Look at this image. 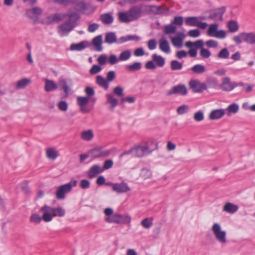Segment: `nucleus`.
Segmentation results:
<instances>
[{"label": "nucleus", "mask_w": 255, "mask_h": 255, "mask_svg": "<svg viewBox=\"0 0 255 255\" xmlns=\"http://www.w3.org/2000/svg\"><path fill=\"white\" fill-rule=\"evenodd\" d=\"M92 42L97 51H100L102 50V47L101 46L102 43V36L101 35L95 37L93 39Z\"/></svg>", "instance_id": "nucleus-31"}, {"label": "nucleus", "mask_w": 255, "mask_h": 255, "mask_svg": "<svg viewBox=\"0 0 255 255\" xmlns=\"http://www.w3.org/2000/svg\"><path fill=\"white\" fill-rule=\"evenodd\" d=\"M45 85L44 90L46 92H49L57 89L58 85L53 80L48 79H45Z\"/></svg>", "instance_id": "nucleus-18"}, {"label": "nucleus", "mask_w": 255, "mask_h": 255, "mask_svg": "<svg viewBox=\"0 0 255 255\" xmlns=\"http://www.w3.org/2000/svg\"><path fill=\"white\" fill-rule=\"evenodd\" d=\"M156 47V41L155 39H152L148 42V48L150 50H153Z\"/></svg>", "instance_id": "nucleus-62"}, {"label": "nucleus", "mask_w": 255, "mask_h": 255, "mask_svg": "<svg viewBox=\"0 0 255 255\" xmlns=\"http://www.w3.org/2000/svg\"><path fill=\"white\" fill-rule=\"evenodd\" d=\"M85 91L88 96L87 97H89V98L95 94L94 89L91 87H86Z\"/></svg>", "instance_id": "nucleus-60"}, {"label": "nucleus", "mask_w": 255, "mask_h": 255, "mask_svg": "<svg viewBox=\"0 0 255 255\" xmlns=\"http://www.w3.org/2000/svg\"><path fill=\"white\" fill-rule=\"evenodd\" d=\"M193 118L196 122H201L203 120L204 116L203 111H199L196 112L194 115Z\"/></svg>", "instance_id": "nucleus-48"}, {"label": "nucleus", "mask_w": 255, "mask_h": 255, "mask_svg": "<svg viewBox=\"0 0 255 255\" xmlns=\"http://www.w3.org/2000/svg\"><path fill=\"white\" fill-rule=\"evenodd\" d=\"M233 41L237 45L244 42L248 44H255V32H240L238 35L233 37Z\"/></svg>", "instance_id": "nucleus-5"}, {"label": "nucleus", "mask_w": 255, "mask_h": 255, "mask_svg": "<svg viewBox=\"0 0 255 255\" xmlns=\"http://www.w3.org/2000/svg\"><path fill=\"white\" fill-rule=\"evenodd\" d=\"M239 105L236 103H233L229 105L226 109H224V114L226 112L229 116H230L232 114H236L239 111Z\"/></svg>", "instance_id": "nucleus-27"}, {"label": "nucleus", "mask_w": 255, "mask_h": 255, "mask_svg": "<svg viewBox=\"0 0 255 255\" xmlns=\"http://www.w3.org/2000/svg\"><path fill=\"white\" fill-rule=\"evenodd\" d=\"M99 27V25L97 23H94L89 25L88 27V31L90 32H94L97 30Z\"/></svg>", "instance_id": "nucleus-59"}, {"label": "nucleus", "mask_w": 255, "mask_h": 255, "mask_svg": "<svg viewBox=\"0 0 255 255\" xmlns=\"http://www.w3.org/2000/svg\"><path fill=\"white\" fill-rule=\"evenodd\" d=\"M143 5H135L130 7L126 12H120L118 13L119 20L124 23H128L138 19L142 15Z\"/></svg>", "instance_id": "nucleus-1"}, {"label": "nucleus", "mask_w": 255, "mask_h": 255, "mask_svg": "<svg viewBox=\"0 0 255 255\" xmlns=\"http://www.w3.org/2000/svg\"><path fill=\"white\" fill-rule=\"evenodd\" d=\"M89 99V98L87 97H78L77 99V103L79 106H86Z\"/></svg>", "instance_id": "nucleus-46"}, {"label": "nucleus", "mask_w": 255, "mask_h": 255, "mask_svg": "<svg viewBox=\"0 0 255 255\" xmlns=\"http://www.w3.org/2000/svg\"><path fill=\"white\" fill-rule=\"evenodd\" d=\"M113 92L116 95L120 97L124 95V89L119 86L116 87L113 90Z\"/></svg>", "instance_id": "nucleus-53"}, {"label": "nucleus", "mask_w": 255, "mask_h": 255, "mask_svg": "<svg viewBox=\"0 0 255 255\" xmlns=\"http://www.w3.org/2000/svg\"><path fill=\"white\" fill-rule=\"evenodd\" d=\"M145 9L148 14H159V7L155 5H146Z\"/></svg>", "instance_id": "nucleus-35"}, {"label": "nucleus", "mask_w": 255, "mask_h": 255, "mask_svg": "<svg viewBox=\"0 0 255 255\" xmlns=\"http://www.w3.org/2000/svg\"><path fill=\"white\" fill-rule=\"evenodd\" d=\"M152 151L147 145H139L134 147L131 148L129 150L124 151L120 155V158H122L124 156L131 154L133 156L141 157L145 156Z\"/></svg>", "instance_id": "nucleus-4"}, {"label": "nucleus", "mask_w": 255, "mask_h": 255, "mask_svg": "<svg viewBox=\"0 0 255 255\" xmlns=\"http://www.w3.org/2000/svg\"><path fill=\"white\" fill-rule=\"evenodd\" d=\"M190 88L193 89L194 92L200 93L205 89L204 84H201L200 82L196 80H192L189 83Z\"/></svg>", "instance_id": "nucleus-16"}, {"label": "nucleus", "mask_w": 255, "mask_h": 255, "mask_svg": "<svg viewBox=\"0 0 255 255\" xmlns=\"http://www.w3.org/2000/svg\"><path fill=\"white\" fill-rule=\"evenodd\" d=\"M187 94V90L186 86L183 84L177 85L174 86L171 90L167 92V94L169 96L173 94H180L185 95Z\"/></svg>", "instance_id": "nucleus-9"}, {"label": "nucleus", "mask_w": 255, "mask_h": 255, "mask_svg": "<svg viewBox=\"0 0 255 255\" xmlns=\"http://www.w3.org/2000/svg\"><path fill=\"white\" fill-rule=\"evenodd\" d=\"M90 157L93 158H98L102 156H107L108 154L107 152L102 151L101 148H94L89 151Z\"/></svg>", "instance_id": "nucleus-17"}, {"label": "nucleus", "mask_w": 255, "mask_h": 255, "mask_svg": "<svg viewBox=\"0 0 255 255\" xmlns=\"http://www.w3.org/2000/svg\"><path fill=\"white\" fill-rule=\"evenodd\" d=\"M96 83L101 87L104 88L106 90L108 89L109 88V85L108 81L101 75L97 76Z\"/></svg>", "instance_id": "nucleus-34"}, {"label": "nucleus", "mask_w": 255, "mask_h": 255, "mask_svg": "<svg viewBox=\"0 0 255 255\" xmlns=\"http://www.w3.org/2000/svg\"><path fill=\"white\" fill-rule=\"evenodd\" d=\"M212 231L216 239L220 242H223V231H221L220 225L215 223L212 228Z\"/></svg>", "instance_id": "nucleus-12"}, {"label": "nucleus", "mask_w": 255, "mask_h": 255, "mask_svg": "<svg viewBox=\"0 0 255 255\" xmlns=\"http://www.w3.org/2000/svg\"><path fill=\"white\" fill-rule=\"evenodd\" d=\"M43 12V10L39 7H34L30 10L26 11V14L31 19L34 17L37 18L40 16Z\"/></svg>", "instance_id": "nucleus-15"}, {"label": "nucleus", "mask_w": 255, "mask_h": 255, "mask_svg": "<svg viewBox=\"0 0 255 255\" xmlns=\"http://www.w3.org/2000/svg\"><path fill=\"white\" fill-rule=\"evenodd\" d=\"M94 137V133L92 129L83 131L81 133V138L85 141H90Z\"/></svg>", "instance_id": "nucleus-29"}, {"label": "nucleus", "mask_w": 255, "mask_h": 255, "mask_svg": "<svg viewBox=\"0 0 255 255\" xmlns=\"http://www.w3.org/2000/svg\"><path fill=\"white\" fill-rule=\"evenodd\" d=\"M159 48L160 49L165 52L169 53L170 51L169 44L167 40L164 38H161L159 40Z\"/></svg>", "instance_id": "nucleus-23"}, {"label": "nucleus", "mask_w": 255, "mask_h": 255, "mask_svg": "<svg viewBox=\"0 0 255 255\" xmlns=\"http://www.w3.org/2000/svg\"><path fill=\"white\" fill-rule=\"evenodd\" d=\"M152 218H146L141 222V226L145 229H149L153 224Z\"/></svg>", "instance_id": "nucleus-44"}, {"label": "nucleus", "mask_w": 255, "mask_h": 255, "mask_svg": "<svg viewBox=\"0 0 255 255\" xmlns=\"http://www.w3.org/2000/svg\"><path fill=\"white\" fill-rule=\"evenodd\" d=\"M234 88V82H232L229 77H224V91H231Z\"/></svg>", "instance_id": "nucleus-33"}, {"label": "nucleus", "mask_w": 255, "mask_h": 255, "mask_svg": "<svg viewBox=\"0 0 255 255\" xmlns=\"http://www.w3.org/2000/svg\"><path fill=\"white\" fill-rule=\"evenodd\" d=\"M152 60L159 67H163L165 64V59L160 55L154 54L152 55Z\"/></svg>", "instance_id": "nucleus-37"}, {"label": "nucleus", "mask_w": 255, "mask_h": 255, "mask_svg": "<svg viewBox=\"0 0 255 255\" xmlns=\"http://www.w3.org/2000/svg\"><path fill=\"white\" fill-rule=\"evenodd\" d=\"M223 116V110H215L213 111L209 115L210 119L212 120H217Z\"/></svg>", "instance_id": "nucleus-32"}, {"label": "nucleus", "mask_w": 255, "mask_h": 255, "mask_svg": "<svg viewBox=\"0 0 255 255\" xmlns=\"http://www.w3.org/2000/svg\"><path fill=\"white\" fill-rule=\"evenodd\" d=\"M73 0H55L54 3L64 6H67L70 4V3H74Z\"/></svg>", "instance_id": "nucleus-56"}, {"label": "nucleus", "mask_w": 255, "mask_h": 255, "mask_svg": "<svg viewBox=\"0 0 255 255\" xmlns=\"http://www.w3.org/2000/svg\"><path fill=\"white\" fill-rule=\"evenodd\" d=\"M198 19L197 17H188L186 18V24L190 26H197L198 23Z\"/></svg>", "instance_id": "nucleus-43"}, {"label": "nucleus", "mask_w": 255, "mask_h": 255, "mask_svg": "<svg viewBox=\"0 0 255 255\" xmlns=\"http://www.w3.org/2000/svg\"><path fill=\"white\" fill-rule=\"evenodd\" d=\"M105 221L109 223L125 224L130 222V218L128 216L116 214L111 216V217H107L105 219Z\"/></svg>", "instance_id": "nucleus-6"}, {"label": "nucleus", "mask_w": 255, "mask_h": 255, "mask_svg": "<svg viewBox=\"0 0 255 255\" xmlns=\"http://www.w3.org/2000/svg\"><path fill=\"white\" fill-rule=\"evenodd\" d=\"M131 55V53L130 50L128 49L123 51L121 53L119 56V59L120 61H126L129 59Z\"/></svg>", "instance_id": "nucleus-39"}, {"label": "nucleus", "mask_w": 255, "mask_h": 255, "mask_svg": "<svg viewBox=\"0 0 255 255\" xmlns=\"http://www.w3.org/2000/svg\"><path fill=\"white\" fill-rule=\"evenodd\" d=\"M86 46L84 42H81L76 44H72L70 46L72 50L81 51L86 48Z\"/></svg>", "instance_id": "nucleus-42"}, {"label": "nucleus", "mask_w": 255, "mask_h": 255, "mask_svg": "<svg viewBox=\"0 0 255 255\" xmlns=\"http://www.w3.org/2000/svg\"><path fill=\"white\" fill-rule=\"evenodd\" d=\"M105 42L108 44H112L117 42V36L115 32H109L106 34Z\"/></svg>", "instance_id": "nucleus-25"}, {"label": "nucleus", "mask_w": 255, "mask_h": 255, "mask_svg": "<svg viewBox=\"0 0 255 255\" xmlns=\"http://www.w3.org/2000/svg\"><path fill=\"white\" fill-rule=\"evenodd\" d=\"M159 7V14H165L167 15L168 13L169 8L167 7H166L165 4H162L159 6H157Z\"/></svg>", "instance_id": "nucleus-52"}, {"label": "nucleus", "mask_w": 255, "mask_h": 255, "mask_svg": "<svg viewBox=\"0 0 255 255\" xmlns=\"http://www.w3.org/2000/svg\"><path fill=\"white\" fill-rule=\"evenodd\" d=\"M116 78V74L115 71H110L108 72L107 74V80L108 83L109 82L113 81Z\"/></svg>", "instance_id": "nucleus-58"}, {"label": "nucleus", "mask_w": 255, "mask_h": 255, "mask_svg": "<svg viewBox=\"0 0 255 255\" xmlns=\"http://www.w3.org/2000/svg\"><path fill=\"white\" fill-rule=\"evenodd\" d=\"M130 191V188L128 184L124 181L120 183H116L114 188V191L118 194L127 193Z\"/></svg>", "instance_id": "nucleus-11"}, {"label": "nucleus", "mask_w": 255, "mask_h": 255, "mask_svg": "<svg viewBox=\"0 0 255 255\" xmlns=\"http://www.w3.org/2000/svg\"><path fill=\"white\" fill-rule=\"evenodd\" d=\"M74 3H70V4H74L75 5V9L77 11H84L87 8L85 3L83 1H78L77 0H73Z\"/></svg>", "instance_id": "nucleus-36"}, {"label": "nucleus", "mask_w": 255, "mask_h": 255, "mask_svg": "<svg viewBox=\"0 0 255 255\" xmlns=\"http://www.w3.org/2000/svg\"><path fill=\"white\" fill-rule=\"evenodd\" d=\"M100 19L105 24H110L114 21V17L112 14L106 13L100 15Z\"/></svg>", "instance_id": "nucleus-24"}, {"label": "nucleus", "mask_w": 255, "mask_h": 255, "mask_svg": "<svg viewBox=\"0 0 255 255\" xmlns=\"http://www.w3.org/2000/svg\"><path fill=\"white\" fill-rule=\"evenodd\" d=\"M102 68L100 66L94 65L92 67V68L90 70V73L91 75H95L100 72Z\"/></svg>", "instance_id": "nucleus-55"}, {"label": "nucleus", "mask_w": 255, "mask_h": 255, "mask_svg": "<svg viewBox=\"0 0 255 255\" xmlns=\"http://www.w3.org/2000/svg\"><path fill=\"white\" fill-rule=\"evenodd\" d=\"M42 220H43V215L41 217L37 214H32L29 218L30 221L35 224H39Z\"/></svg>", "instance_id": "nucleus-45"}, {"label": "nucleus", "mask_w": 255, "mask_h": 255, "mask_svg": "<svg viewBox=\"0 0 255 255\" xmlns=\"http://www.w3.org/2000/svg\"><path fill=\"white\" fill-rule=\"evenodd\" d=\"M119 61V58H118L115 55H111L109 58V62L111 65H114L117 63Z\"/></svg>", "instance_id": "nucleus-64"}, {"label": "nucleus", "mask_w": 255, "mask_h": 255, "mask_svg": "<svg viewBox=\"0 0 255 255\" xmlns=\"http://www.w3.org/2000/svg\"><path fill=\"white\" fill-rule=\"evenodd\" d=\"M103 170L101 169L100 165L96 164L92 166L88 171V176L92 178L97 174L102 172Z\"/></svg>", "instance_id": "nucleus-20"}, {"label": "nucleus", "mask_w": 255, "mask_h": 255, "mask_svg": "<svg viewBox=\"0 0 255 255\" xmlns=\"http://www.w3.org/2000/svg\"><path fill=\"white\" fill-rule=\"evenodd\" d=\"M58 109L62 112H66L68 110V105L65 101H60L57 104Z\"/></svg>", "instance_id": "nucleus-47"}, {"label": "nucleus", "mask_w": 255, "mask_h": 255, "mask_svg": "<svg viewBox=\"0 0 255 255\" xmlns=\"http://www.w3.org/2000/svg\"><path fill=\"white\" fill-rule=\"evenodd\" d=\"M176 27L171 23L164 27L163 32L165 34H173L176 32Z\"/></svg>", "instance_id": "nucleus-38"}, {"label": "nucleus", "mask_w": 255, "mask_h": 255, "mask_svg": "<svg viewBox=\"0 0 255 255\" xmlns=\"http://www.w3.org/2000/svg\"><path fill=\"white\" fill-rule=\"evenodd\" d=\"M239 209L237 205L228 202L224 205V211L230 214H234Z\"/></svg>", "instance_id": "nucleus-26"}, {"label": "nucleus", "mask_w": 255, "mask_h": 255, "mask_svg": "<svg viewBox=\"0 0 255 255\" xmlns=\"http://www.w3.org/2000/svg\"><path fill=\"white\" fill-rule=\"evenodd\" d=\"M227 26L229 29V31L232 33L237 32L239 28L237 21L234 20H230L228 22Z\"/></svg>", "instance_id": "nucleus-28"}, {"label": "nucleus", "mask_w": 255, "mask_h": 255, "mask_svg": "<svg viewBox=\"0 0 255 255\" xmlns=\"http://www.w3.org/2000/svg\"><path fill=\"white\" fill-rule=\"evenodd\" d=\"M192 72L196 74H201L205 71V67L201 64H196L191 68Z\"/></svg>", "instance_id": "nucleus-40"}, {"label": "nucleus", "mask_w": 255, "mask_h": 255, "mask_svg": "<svg viewBox=\"0 0 255 255\" xmlns=\"http://www.w3.org/2000/svg\"><path fill=\"white\" fill-rule=\"evenodd\" d=\"M72 190V184L66 183L59 186L55 193V195L58 199H64L65 194Z\"/></svg>", "instance_id": "nucleus-7"}, {"label": "nucleus", "mask_w": 255, "mask_h": 255, "mask_svg": "<svg viewBox=\"0 0 255 255\" xmlns=\"http://www.w3.org/2000/svg\"><path fill=\"white\" fill-rule=\"evenodd\" d=\"M141 176L145 179L150 178L152 175L151 171L147 168H143L142 169L141 173Z\"/></svg>", "instance_id": "nucleus-50"}, {"label": "nucleus", "mask_w": 255, "mask_h": 255, "mask_svg": "<svg viewBox=\"0 0 255 255\" xmlns=\"http://www.w3.org/2000/svg\"><path fill=\"white\" fill-rule=\"evenodd\" d=\"M46 155L48 159L51 160H55L59 156L58 151L53 147L47 148Z\"/></svg>", "instance_id": "nucleus-22"}, {"label": "nucleus", "mask_w": 255, "mask_h": 255, "mask_svg": "<svg viewBox=\"0 0 255 255\" xmlns=\"http://www.w3.org/2000/svg\"><path fill=\"white\" fill-rule=\"evenodd\" d=\"M189 107L186 105H183L179 107L177 109V112L179 115H182L188 112Z\"/></svg>", "instance_id": "nucleus-49"}, {"label": "nucleus", "mask_w": 255, "mask_h": 255, "mask_svg": "<svg viewBox=\"0 0 255 255\" xmlns=\"http://www.w3.org/2000/svg\"><path fill=\"white\" fill-rule=\"evenodd\" d=\"M142 63L140 62H135L131 64L127 65L125 69L130 72L139 71L141 69Z\"/></svg>", "instance_id": "nucleus-19"}, {"label": "nucleus", "mask_w": 255, "mask_h": 255, "mask_svg": "<svg viewBox=\"0 0 255 255\" xmlns=\"http://www.w3.org/2000/svg\"><path fill=\"white\" fill-rule=\"evenodd\" d=\"M79 186L82 189H86L90 187V182L87 179H83L81 180Z\"/></svg>", "instance_id": "nucleus-54"}, {"label": "nucleus", "mask_w": 255, "mask_h": 255, "mask_svg": "<svg viewBox=\"0 0 255 255\" xmlns=\"http://www.w3.org/2000/svg\"><path fill=\"white\" fill-rule=\"evenodd\" d=\"M64 16L59 13H56L46 17L42 20V23L49 25L54 22H58L63 19Z\"/></svg>", "instance_id": "nucleus-8"}, {"label": "nucleus", "mask_w": 255, "mask_h": 255, "mask_svg": "<svg viewBox=\"0 0 255 255\" xmlns=\"http://www.w3.org/2000/svg\"><path fill=\"white\" fill-rule=\"evenodd\" d=\"M107 103L110 104L109 109L112 111H114V108L118 105V100L115 98L112 94L106 95Z\"/></svg>", "instance_id": "nucleus-14"}, {"label": "nucleus", "mask_w": 255, "mask_h": 255, "mask_svg": "<svg viewBox=\"0 0 255 255\" xmlns=\"http://www.w3.org/2000/svg\"><path fill=\"white\" fill-rule=\"evenodd\" d=\"M31 80L27 78H23L18 80L16 85L17 89H21L25 88L28 85L31 83Z\"/></svg>", "instance_id": "nucleus-30"}, {"label": "nucleus", "mask_w": 255, "mask_h": 255, "mask_svg": "<svg viewBox=\"0 0 255 255\" xmlns=\"http://www.w3.org/2000/svg\"><path fill=\"white\" fill-rule=\"evenodd\" d=\"M133 54L136 57L142 56L144 55V51L142 47H139L134 50Z\"/></svg>", "instance_id": "nucleus-63"}, {"label": "nucleus", "mask_w": 255, "mask_h": 255, "mask_svg": "<svg viewBox=\"0 0 255 255\" xmlns=\"http://www.w3.org/2000/svg\"><path fill=\"white\" fill-rule=\"evenodd\" d=\"M171 42L174 46L180 48L183 45V40L184 38V34L183 33L179 32L176 36L170 37Z\"/></svg>", "instance_id": "nucleus-13"}, {"label": "nucleus", "mask_w": 255, "mask_h": 255, "mask_svg": "<svg viewBox=\"0 0 255 255\" xmlns=\"http://www.w3.org/2000/svg\"><path fill=\"white\" fill-rule=\"evenodd\" d=\"M40 211L43 212V220L45 222L52 221L53 217H63L65 214V210L61 207L53 208L47 205L42 207Z\"/></svg>", "instance_id": "nucleus-3"}, {"label": "nucleus", "mask_w": 255, "mask_h": 255, "mask_svg": "<svg viewBox=\"0 0 255 255\" xmlns=\"http://www.w3.org/2000/svg\"><path fill=\"white\" fill-rule=\"evenodd\" d=\"M58 83L59 85L61 87V89L64 92V98L67 97V96L69 95V92L70 91L71 89L68 86L66 80L63 78H60Z\"/></svg>", "instance_id": "nucleus-21"}, {"label": "nucleus", "mask_w": 255, "mask_h": 255, "mask_svg": "<svg viewBox=\"0 0 255 255\" xmlns=\"http://www.w3.org/2000/svg\"><path fill=\"white\" fill-rule=\"evenodd\" d=\"M200 34V32L198 29L191 30L188 32V35L192 37H197Z\"/></svg>", "instance_id": "nucleus-61"}, {"label": "nucleus", "mask_w": 255, "mask_h": 255, "mask_svg": "<svg viewBox=\"0 0 255 255\" xmlns=\"http://www.w3.org/2000/svg\"><path fill=\"white\" fill-rule=\"evenodd\" d=\"M182 63L179 62L177 60H172L170 63L171 69L173 70H180L182 68Z\"/></svg>", "instance_id": "nucleus-41"}, {"label": "nucleus", "mask_w": 255, "mask_h": 255, "mask_svg": "<svg viewBox=\"0 0 255 255\" xmlns=\"http://www.w3.org/2000/svg\"><path fill=\"white\" fill-rule=\"evenodd\" d=\"M218 25L217 24H211L208 30V34L210 36L223 38V30L217 31Z\"/></svg>", "instance_id": "nucleus-10"}, {"label": "nucleus", "mask_w": 255, "mask_h": 255, "mask_svg": "<svg viewBox=\"0 0 255 255\" xmlns=\"http://www.w3.org/2000/svg\"><path fill=\"white\" fill-rule=\"evenodd\" d=\"M171 23L174 25H181L183 23V18L182 16H176Z\"/></svg>", "instance_id": "nucleus-57"}, {"label": "nucleus", "mask_w": 255, "mask_h": 255, "mask_svg": "<svg viewBox=\"0 0 255 255\" xmlns=\"http://www.w3.org/2000/svg\"><path fill=\"white\" fill-rule=\"evenodd\" d=\"M200 55L204 58H208L211 55L210 51L204 48H202L200 52Z\"/></svg>", "instance_id": "nucleus-51"}, {"label": "nucleus", "mask_w": 255, "mask_h": 255, "mask_svg": "<svg viewBox=\"0 0 255 255\" xmlns=\"http://www.w3.org/2000/svg\"><path fill=\"white\" fill-rule=\"evenodd\" d=\"M67 16L68 20L58 26L59 32L61 34H67L77 25V21L80 19L79 15L75 12H69L63 16Z\"/></svg>", "instance_id": "nucleus-2"}]
</instances>
